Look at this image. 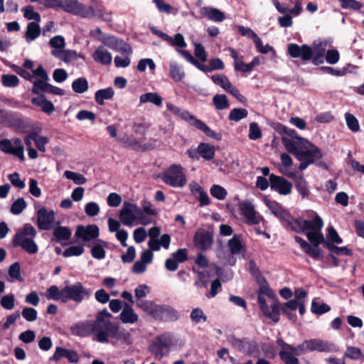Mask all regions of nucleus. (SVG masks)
<instances>
[{"label":"nucleus","mask_w":364,"mask_h":364,"mask_svg":"<svg viewBox=\"0 0 364 364\" xmlns=\"http://www.w3.org/2000/svg\"><path fill=\"white\" fill-rule=\"evenodd\" d=\"M112 315L107 309L98 311L94 321H80L70 327L73 335L80 337L93 336V339L102 343H108L109 338H115L126 344H131V335L118 323L112 322Z\"/></svg>","instance_id":"f257e3e1"},{"label":"nucleus","mask_w":364,"mask_h":364,"mask_svg":"<svg viewBox=\"0 0 364 364\" xmlns=\"http://www.w3.org/2000/svg\"><path fill=\"white\" fill-rule=\"evenodd\" d=\"M90 295L91 291L80 282L65 285L62 289H59L56 285H52L46 291L47 299L59 301L63 304H66L69 301L80 304L84 299H88Z\"/></svg>","instance_id":"f03ea898"},{"label":"nucleus","mask_w":364,"mask_h":364,"mask_svg":"<svg viewBox=\"0 0 364 364\" xmlns=\"http://www.w3.org/2000/svg\"><path fill=\"white\" fill-rule=\"evenodd\" d=\"M308 230L311 231L307 232L306 235L311 245L299 236H295L294 240L310 257L315 260L322 259V250L319 247V245L323 244L326 247V242L328 241L325 240L321 229H309Z\"/></svg>","instance_id":"7ed1b4c3"},{"label":"nucleus","mask_w":364,"mask_h":364,"mask_svg":"<svg viewBox=\"0 0 364 364\" xmlns=\"http://www.w3.org/2000/svg\"><path fill=\"white\" fill-rule=\"evenodd\" d=\"M327 45L326 41H320L318 43L314 41L312 48L307 44L299 46L296 43H289L287 46V53L291 58H300L304 61H309L314 54L325 55Z\"/></svg>","instance_id":"20e7f679"},{"label":"nucleus","mask_w":364,"mask_h":364,"mask_svg":"<svg viewBox=\"0 0 364 364\" xmlns=\"http://www.w3.org/2000/svg\"><path fill=\"white\" fill-rule=\"evenodd\" d=\"M323 225L322 219L316 215L312 220H304L302 218H295L291 216V220L283 225L287 230H290L295 232H303L309 229H321Z\"/></svg>","instance_id":"39448f33"},{"label":"nucleus","mask_w":364,"mask_h":364,"mask_svg":"<svg viewBox=\"0 0 364 364\" xmlns=\"http://www.w3.org/2000/svg\"><path fill=\"white\" fill-rule=\"evenodd\" d=\"M162 181L172 187H183L187 182L186 176L180 164H171L162 174Z\"/></svg>","instance_id":"423d86ee"},{"label":"nucleus","mask_w":364,"mask_h":364,"mask_svg":"<svg viewBox=\"0 0 364 364\" xmlns=\"http://www.w3.org/2000/svg\"><path fill=\"white\" fill-rule=\"evenodd\" d=\"M179 117L188 122L191 125L195 127L196 129L203 132L208 137L213 138L217 141H220L222 139V134L220 133H218L211 129L205 122L197 119L188 111L182 110Z\"/></svg>","instance_id":"0eeeda50"},{"label":"nucleus","mask_w":364,"mask_h":364,"mask_svg":"<svg viewBox=\"0 0 364 364\" xmlns=\"http://www.w3.org/2000/svg\"><path fill=\"white\" fill-rule=\"evenodd\" d=\"M173 345L172 337L169 333L158 336L155 342L150 346V350L158 358L167 355L170 347Z\"/></svg>","instance_id":"6e6552de"},{"label":"nucleus","mask_w":364,"mask_h":364,"mask_svg":"<svg viewBox=\"0 0 364 364\" xmlns=\"http://www.w3.org/2000/svg\"><path fill=\"white\" fill-rule=\"evenodd\" d=\"M305 148H310L306 151L301 150L296 154V159L299 161L305 160L306 161H311V164H315L316 161L320 160L323 157L321 149L307 139H305L301 144Z\"/></svg>","instance_id":"1a4fd4ad"},{"label":"nucleus","mask_w":364,"mask_h":364,"mask_svg":"<svg viewBox=\"0 0 364 364\" xmlns=\"http://www.w3.org/2000/svg\"><path fill=\"white\" fill-rule=\"evenodd\" d=\"M142 215V210L136 205L124 202L119 213V219L124 225H132L136 219Z\"/></svg>","instance_id":"9d476101"},{"label":"nucleus","mask_w":364,"mask_h":364,"mask_svg":"<svg viewBox=\"0 0 364 364\" xmlns=\"http://www.w3.org/2000/svg\"><path fill=\"white\" fill-rule=\"evenodd\" d=\"M100 236V229L97 225H78L75 232V237L82 240L85 245L90 247V241L96 240Z\"/></svg>","instance_id":"9b49d317"},{"label":"nucleus","mask_w":364,"mask_h":364,"mask_svg":"<svg viewBox=\"0 0 364 364\" xmlns=\"http://www.w3.org/2000/svg\"><path fill=\"white\" fill-rule=\"evenodd\" d=\"M269 184L272 190L278 192L280 195H289L291 193L292 183L285 178L274 173L269 175Z\"/></svg>","instance_id":"f8f14e48"},{"label":"nucleus","mask_w":364,"mask_h":364,"mask_svg":"<svg viewBox=\"0 0 364 364\" xmlns=\"http://www.w3.org/2000/svg\"><path fill=\"white\" fill-rule=\"evenodd\" d=\"M55 212L48 210L45 207L41 208L37 212V225L40 230H49L55 224Z\"/></svg>","instance_id":"ddd939ff"},{"label":"nucleus","mask_w":364,"mask_h":364,"mask_svg":"<svg viewBox=\"0 0 364 364\" xmlns=\"http://www.w3.org/2000/svg\"><path fill=\"white\" fill-rule=\"evenodd\" d=\"M307 348L311 351H318V352H337L338 351V347L333 343L328 341L321 340L319 338H312L306 340Z\"/></svg>","instance_id":"4468645a"},{"label":"nucleus","mask_w":364,"mask_h":364,"mask_svg":"<svg viewBox=\"0 0 364 364\" xmlns=\"http://www.w3.org/2000/svg\"><path fill=\"white\" fill-rule=\"evenodd\" d=\"M154 318L163 321H174L178 318V314L170 306L157 305L155 307Z\"/></svg>","instance_id":"2eb2a0df"},{"label":"nucleus","mask_w":364,"mask_h":364,"mask_svg":"<svg viewBox=\"0 0 364 364\" xmlns=\"http://www.w3.org/2000/svg\"><path fill=\"white\" fill-rule=\"evenodd\" d=\"M33 84L32 92L33 94L38 95L40 92H44L59 96L65 95V91L63 89L55 87L47 81L34 80Z\"/></svg>","instance_id":"dca6fc26"},{"label":"nucleus","mask_w":364,"mask_h":364,"mask_svg":"<svg viewBox=\"0 0 364 364\" xmlns=\"http://www.w3.org/2000/svg\"><path fill=\"white\" fill-rule=\"evenodd\" d=\"M60 10L66 13L85 16V5L77 1V0H61Z\"/></svg>","instance_id":"f3484780"},{"label":"nucleus","mask_w":364,"mask_h":364,"mask_svg":"<svg viewBox=\"0 0 364 364\" xmlns=\"http://www.w3.org/2000/svg\"><path fill=\"white\" fill-rule=\"evenodd\" d=\"M62 358H65L70 363H76L80 357L76 350H69L63 347H56L53 355L50 358V360L58 361Z\"/></svg>","instance_id":"a211bd4d"},{"label":"nucleus","mask_w":364,"mask_h":364,"mask_svg":"<svg viewBox=\"0 0 364 364\" xmlns=\"http://www.w3.org/2000/svg\"><path fill=\"white\" fill-rule=\"evenodd\" d=\"M193 242L196 247L202 250H206L211 246L213 237L208 231L200 229L195 233Z\"/></svg>","instance_id":"6ab92c4d"},{"label":"nucleus","mask_w":364,"mask_h":364,"mask_svg":"<svg viewBox=\"0 0 364 364\" xmlns=\"http://www.w3.org/2000/svg\"><path fill=\"white\" fill-rule=\"evenodd\" d=\"M105 44L112 49L123 54L129 55L132 53V47L128 43L114 36H109Z\"/></svg>","instance_id":"aec40b11"},{"label":"nucleus","mask_w":364,"mask_h":364,"mask_svg":"<svg viewBox=\"0 0 364 364\" xmlns=\"http://www.w3.org/2000/svg\"><path fill=\"white\" fill-rule=\"evenodd\" d=\"M239 209L240 213L246 218L247 223L251 225L259 224V220L256 216V211L253 205L248 201H243L240 203Z\"/></svg>","instance_id":"412c9836"},{"label":"nucleus","mask_w":364,"mask_h":364,"mask_svg":"<svg viewBox=\"0 0 364 364\" xmlns=\"http://www.w3.org/2000/svg\"><path fill=\"white\" fill-rule=\"evenodd\" d=\"M14 247L20 246L29 254H36L38 252V245L32 238H20V235H14L12 240Z\"/></svg>","instance_id":"4be33fe9"},{"label":"nucleus","mask_w":364,"mask_h":364,"mask_svg":"<svg viewBox=\"0 0 364 364\" xmlns=\"http://www.w3.org/2000/svg\"><path fill=\"white\" fill-rule=\"evenodd\" d=\"M56 225L55 228H53V235L56 239V242L61 243L63 241H67L70 239L72 232L69 227L67 226H60V221H56L55 223Z\"/></svg>","instance_id":"5701e85b"},{"label":"nucleus","mask_w":364,"mask_h":364,"mask_svg":"<svg viewBox=\"0 0 364 364\" xmlns=\"http://www.w3.org/2000/svg\"><path fill=\"white\" fill-rule=\"evenodd\" d=\"M200 12L202 16L207 17L213 21L221 22L225 18V14L215 8L204 6L200 9Z\"/></svg>","instance_id":"b1692460"},{"label":"nucleus","mask_w":364,"mask_h":364,"mask_svg":"<svg viewBox=\"0 0 364 364\" xmlns=\"http://www.w3.org/2000/svg\"><path fill=\"white\" fill-rule=\"evenodd\" d=\"M31 102L33 105L41 107V110L48 114H50L55 110L53 104L48 100L44 95H40L32 98Z\"/></svg>","instance_id":"393cba45"},{"label":"nucleus","mask_w":364,"mask_h":364,"mask_svg":"<svg viewBox=\"0 0 364 364\" xmlns=\"http://www.w3.org/2000/svg\"><path fill=\"white\" fill-rule=\"evenodd\" d=\"M95 61L102 65H109L112 63V55L102 46H99L92 55Z\"/></svg>","instance_id":"a878e982"},{"label":"nucleus","mask_w":364,"mask_h":364,"mask_svg":"<svg viewBox=\"0 0 364 364\" xmlns=\"http://www.w3.org/2000/svg\"><path fill=\"white\" fill-rule=\"evenodd\" d=\"M138 318V315L134 312L132 307L129 304L124 303L123 309L119 314V319L122 322L124 323H134L137 321Z\"/></svg>","instance_id":"bb28decb"},{"label":"nucleus","mask_w":364,"mask_h":364,"mask_svg":"<svg viewBox=\"0 0 364 364\" xmlns=\"http://www.w3.org/2000/svg\"><path fill=\"white\" fill-rule=\"evenodd\" d=\"M38 23L32 21L28 23L24 35L27 43H31L40 36L41 29Z\"/></svg>","instance_id":"cd10ccee"},{"label":"nucleus","mask_w":364,"mask_h":364,"mask_svg":"<svg viewBox=\"0 0 364 364\" xmlns=\"http://www.w3.org/2000/svg\"><path fill=\"white\" fill-rule=\"evenodd\" d=\"M228 247L232 255H239L246 251L245 247L242 244L240 235L235 234L233 237L228 240Z\"/></svg>","instance_id":"c85d7f7f"},{"label":"nucleus","mask_w":364,"mask_h":364,"mask_svg":"<svg viewBox=\"0 0 364 364\" xmlns=\"http://www.w3.org/2000/svg\"><path fill=\"white\" fill-rule=\"evenodd\" d=\"M51 53L53 56L59 58L65 63H70L72 60L77 59V56L76 51L73 50H53Z\"/></svg>","instance_id":"c756f323"},{"label":"nucleus","mask_w":364,"mask_h":364,"mask_svg":"<svg viewBox=\"0 0 364 364\" xmlns=\"http://www.w3.org/2000/svg\"><path fill=\"white\" fill-rule=\"evenodd\" d=\"M114 95L112 87H109L105 89H100L95 94V102L100 105H103L105 100H111Z\"/></svg>","instance_id":"7c9ffc66"},{"label":"nucleus","mask_w":364,"mask_h":364,"mask_svg":"<svg viewBox=\"0 0 364 364\" xmlns=\"http://www.w3.org/2000/svg\"><path fill=\"white\" fill-rule=\"evenodd\" d=\"M198 151L199 155L207 161L213 159L215 153L214 146L207 143H200L198 145Z\"/></svg>","instance_id":"2f4dec72"},{"label":"nucleus","mask_w":364,"mask_h":364,"mask_svg":"<svg viewBox=\"0 0 364 364\" xmlns=\"http://www.w3.org/2000/svg\"><path fill=\"white\" fill-rule=\"evenodd\" d=\"M98 243H95L91 248L90 252L95 259H102L105 258L106 252L104 249L107 247V243L102 240H97Z\"/></svg>","instance_id":"473e14b6"},{"label":"nucleus","mask_w":364,"mask_h":364,"mask_svg":"<svg viewBox=\"0 0 364 364\" xmlns=\"http://www.w3.org/2000/svg\"><path fill=\"white\" fill-rule=\"evenodd\" d=\"M119 143H121L124 147L132 149L134 151L139 150L140 141L134 137H129L127 134L117 139Z\"/></svg>","instance_id":"72a5a7b5"},{"label":"nucleus","mask_w":364,"mask_h":364,"mask_svg":"<svg viewBox=\"0 0 364 364\" xmlns=\"http://www.w3.org/2000/svg\"><path fill=\"white\" fill-rule=\"evenodd\" d=\"M169 76L175 82H181L185 77V73L181 68L176 63H171L169 65Z\"/></svg>","instance_id":"f704fd0d"},{"label":"nucleus","mask_w":364,"mask_h":364,"mask_svg":"<svg viewBox=\"0 0 364 364\" xmlns=\"http://www.w3.org/2000/svg\"><path fill=\"white\" fill-rule=\"evenodd\" d=\"M88 88V81L85 77L77 78L72 82V89L75 93H84L87 91Z\"/></svg>","instance_id":"c9c22d12"},{"label":"nucleus","mask_w":364,"mask_h":364,"mask_svg":"<svg viewBox=\"0 0 364 364\" xmlns=\"http://www.w3.org/2000/svg\"><path fill=\"white\" fill-rule=\"evenodd\" d=\"M139 101L141 103L151 102L156 106L162 105V98L156 92H148L141 95Z\"/></svg>","instance_id":"e433bc0d"},{"label":"nucleus","mask_w":364,"mask_h":364,"mask_svg":"<svg viewBox=\"0 0 364 364\" xmlns=\"http://www.w3.org/2000/svg\"><path fill=\"white\" fill-rule=\"evenodd\" d=\"M211 80L215 85L221 87L226 92H228L230 87L232 85L228 78L223 74L213 75L211 77Z\"/></svg>","instance_id":"4c0bfd02"},{"label":"nucleus","mask_w":364,"mask_h":364,"mask_svg":"<svg viewBox=\"0 0 364 364\" xmlns=\"http://www.w3.org/2000/svg\"><path fill=\"white\" fill-rule=\"evenodd\" d=\"M326 248L333 255L336 254L337 255H343L347 256H351L353 254L351 250L348 249L347 247H338L335 244L329 241L328 242H326Z\"/></svg>","instance_id":"58836bf2"},{"label":"nucleus","mask_w":364,"mask_h":364,"mask_svg":"<svg viewBox=\"0 0 364 364\" xmlns=\"http://www.w3.org/2000/svg\"><path fill=\"white\" fill-rule=\"evenodd\" d=\"M295 187L303 198L308 197L310 194L308 183L303 176H299L295 181Z\"/></svg>","instance_id":"ea45409f"},{"label":"nucleus","mask_w":364,"mask_h":364,"mask_svg":"<svg viewBox=\"0 0 364 364\" xmlns=\"http://www.w3.org/2000/svg\"><path fill=\"white\" fill-rule=\"evenodd\" d=\"M31 138L34 141L37 149L41 151L45 152L46 151V144L49 142V139L46 136H39L37 132H31Z\"/></svg>","instance_id":"a19ab883"},{"label":"nucleus","mask_w":364,"mask_h":364,"mask_svg":"<svg viewBox=\"0 0 364 364\" xmlns=\"http://www.w3.org/2000/svg\"><path fill=\"white\" fill-rule=\"evenodd\" d=\"M213 103L215 108L219 110L228 109L230 106L227 96L223 94H216L214 95Z\"/></svg>","instance_id":"79ce46f5"},{"label":"nucleus","mask_w":364,"mask_h":364,"mask_svg":"<svg viewBox=\"0 0 364 364\" xmlns=\"http://www.w3.org/2000/svg\"><path fill=\"white\" fill-rule=\"evenodd\" d=\"M248 112L245 108H234L228 115V119L230 121L239 122L241 119L247 117Z\"/></svg>","instance_id":"37998d69"},{"label":"nucleus","mask_w":364,"mask_h":364,"mask_svg":"<svg viewBox=\"0 0 364 364\" xmlns=\"http://www.w3.org/2000/svg\"><path fill=\"white\" fill-rule=\"evenodd\" d=\"M210 193L213 198L220 200H224L228 194L225 188L220 185L216 184H214L210 187Z\"/></svg>","instance_id":"c03bdc74"},{"label":"nucleus","mask_w":364,"mask_h":364,"mask_svg":"<svg viewBox=\"0 0 364 364\" xmlns=\"http://www.w3.org/2000/svg\"><path fill=\"white\" fill-rule=\"evenodd\" d=\"M136 306L154 318L156 304L147 300H137Z\"/></svg>","instance_id":"a18cd8bd"},{"label":"nucleus","mask_w":364,"mask_h":364,"mask_svg":"<svg viewBox=\"0 0 364 364\" xmlns=\"http://www.w3.org/2000/svg\"><path fill=\"white\" fill-rule=\"evenodd\" d=\"M279 355L284 364H299V359L290 350H281Z\"/></svg>","instance_id":"49530a36"},{"label":"nucleus","mask_w":364,"mask_h":364,"mask_svg":"<svg viewBox=\"0 0 364 364\" xmlns=\"http://www.w3.org/2000/svg\"><path fill=\"white\" fill-rule=\"evenodd\" d=\"M311 310L315 314L321 315L328 312L331 310V307L326 303H319L313 300Z\"/></svg>","instance_id":"de8ad7c7"},{"label":"nucleus","mask_w":364,"mask_h":364,"mask_svg":"<svg viewBox=\"0 0 364 364\" xmlns=\"http://www.w3.org/2000/svg\"><path fill=\"white\" fill-rule=\"evenodd\" d=\"M1 82L4 87H15L19 84V79L15 75L4 74L1 76Z\"/></svg>","instance_id":"09e8293b"},{"label":"nucleus","mask_w":364,"mask_h":364,"mask_svg":"<svg viewBox=\"0 0 364 364\" xmlns=\"http://www.w3.org/2000/svg\"><path fill=\"white\" fill-rule=\"evenodd\" d=\"M21 11L23 12V16L28 20H34V22L41 21V15L34 11L33 6L28 5L22 8Z\"/></svg>","instance_id":"8fccbe9b"},{"label":"nucleus","mask_w":364,"mask_h":364,"mask_svg":"<svg viewBox=\"0 0 364 364\" xmlns=\"http://www.w3.org/2000/svg\"><path fill=\"white\" fill-rule=\"evenodd\" d=\"M190 318L196 323H199L201 321L205 322L208 319L207 316L200 308L193 309L191 312Z\"/></svg>","instance_id":"3c124183"},{"label":"nucleus","mask_w":364,"mask_h":364,"mask_svg":"<svg viewBox=\"0 0 364 364\" xmlns=\"http://www.w3.org/2000/svg\"><path fill=\"white\" fill-rule=\"evenodd\" d=\"M15 296L13 294L4 295L1 298L0 304L1 306L6 309L11 310L15 307Z\"/></svg>","instance_id":"603ef678"},{"label":"nucleus","mask_w":364,"mask_h":364,"mask_svg":"<svg viewBox=\"0 0 364 364\" xmlns=\"http://www.w3.org/2000/svg\"><path fill=\"white\" fill-rule=\"evenodd\" d=\"M26 203L23 198H19L11 206V213L14 215L21 214L26 208Z\"/></svg>","instance_id":"864d4df0"},{"label":"nucleus","mask_w":364,"mask_h":364,"mask_svg":"<svg viewBox=\"0 0 364 364\" xmlns=\"http://www.w3.org/2000/svg\"><path fill=\"white\" fill-rule=\"evenodd\" d=\"M282 141L287 149V150L293 154L296 157V154L299 153L301 149L296 146V143L291 139H289L285 136L282 137Z\"/></svg>","instance_id":"5fc2aeb1"},{"label":"nucleus","mask_w":364,"mask_h":364,"mask_svg":"<svg viewBox=\"0 0 364 364\" xmlns=\"http://www.w3.org/2000/svg\"><path fill=\"white\" fill-rule=\"evenodd\" d=\"M84 251V248L82 245L70 246L63 251V256L65 257L80 256L83 254Z\"/></svg>","instance_id":"6e6d98bb"},{"label":"nucleus","mask_w":364,"mask_h":364,"mask_svg":"<svg viewBox=\"0 0 364 364\" xmlns=\"http://www.w3.org/2000/svg\"><path fill=\"white\" fill-rule=\"evenodd\" d=\"M271 310H269V308L267 309V311L264 313V314L271 318L274 322L277 323L279 320V306L277 303H274L271 305L270 306Z\"/></svg>","instance_id":"4d7b16f0"},{"label":"nucleus","mask_w":364,"mask_h":364,"mask_svg":"<svg viewBox=\"0 0 364 364\" xmlns=\"http://www.w3.org/2000/svg\"><path fill=\"white\" fill-rule=\"evenodd\" d=\"M345 117L348 129L353 132H358L360 129V125L356 117L350 113H346Z\"/></svg>","instance_id":"13d9d810"},{"label":"nucleus","mask_w":364,"mask_h":364,"mask_svg":"<svg viewBox=\"0 0 364 364\" xmlns=\"http://www.w3.org/2000/svg\"><path fill=\"white\" fill-rule=\"evenodd\" d=\"M21 314L24 319L28 322L36 321L38 317L37 311L31 307H24Z\"/></svg>","instance_id":"bf43d9fd"},{"label":"nucleus","mask_w":364,"mask_h":364,"mask_svg":"<svg viewBox=\"0 0 364 364\" xmlns=\"http://www.w3.org/2000/svg\"><path fill=\"white\" fill-rule=\"evenodd\" d=\"M245 352L249 355H254L255 353L259 352V346L255 341H251L246 338L244 343Z\"/></svg>","instance_id":"052dcab7"},{"label":"nucleus","mask_w":364,"mask_h":364,"mask_svg":"<svg viewBox=\"0 0 364 364\" xmlns=\"http://www.w3.org/2000/svg\"><path fill=\"white\" fill-rule=\"evenodd\" d=\"M248 137L251 140H257L262 137V132L257 122L250 123Z\"/></svg>","instance_id":"680f3d73"},{"label":"nucleus","mask_w":364,"mask_h":364,"mask_svg":"<svg viewBox=\"0 0 364 364\" xmlns=\"http://www.w3.org/2000/svg\"><path fill=\"white\" fill-rule=\"evenodd\" d=\"M171 257L178 262L183 263L188 259V250L186 248H180L171 254Z\"/></svg>","instance_id":"e2e57ef3"},{"label":"nucleus","mask_w":364,"mask_h":364,"mask_svg":"<svg viewBox=\"0 0 364 364\" xmlns=\"http://www.w3.org/2000/svg\"><path fill=\"white\" fill-rule=\"evenodd\" d=\"M327 232L328 241L333 244H341L343 242V239L338 235L337 231L333 227H328L327 228Z\"/></svg>","instance_id":"0e129e2a"},{"label":"nucleus","mask_w":364,"mask_h":364,"mask_svg":"<svg viewBox=\"0 0 364 364\" xmlns=\"http://www.w3.org/2000/svg\"><path fill=\"white\" fill-rule=\"evenodd\" d=\"M324 57L328 63L333 65L338 62L340 54L336 49H331L326 51Z\"/></svg>","instance_id":"69168bd1"},{"label":"nucleus","mask_w":364,"mask_h":364,"mask_svg":"<svg viewBox=\"0 0 364 364\" xmlns=\"http://www.w3.org/2000/svg\"><path fill=\"white\" fill-rule=\"evenodd\" d=\"M246 338H237L232 336L229 338V342L232 346L240 352H245L244 343H245Z\"/></svg>","instance_id":"338daca9"},{"label":"nucleus","mask_w":364,"mask_h":364,"mask_svg":"<svg viewBox=\"0 0 364 364\" xmlns=\"http://www.w3.org/2000/svg\"><path fill=\"white\" fill-rule=\"evenodd\" d=\"M36 333L33 330H26L21 333L18 339L24 343H30L35 341Z\"/></svg>","instance_id":"774afa93"}]
</instances>
